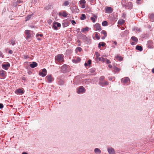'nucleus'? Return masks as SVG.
Listing matches in <instances>:
<instances>
[{"label":"nucleus","instance_id":"nucleus-1","mask_svg":"<svg viewBox=\"0 0 154 154\" xmlns=\"http://www.w3.org/2000/svg\"><path fill=\"white\" fill-rule=\"evenodd\" d=\"M63 55L62 54H60L55 57V60L57 62H62L63 61Z\"/></svg>","mask_w":154,"mask_h":154},{"label":"nucleus","instance_id":"nucleus-2","mask_svg":"<svg viewBox=\"0 0 154 154\" xmlns=\"http://www.w3.org/2000/svg\"><path fill=\"white\" fill-rule=\"evenodd\" d=\"M25 33L26 35V38L27 39L33 36V32L32 31L26 30L25 31Z\"/></svg>","mask_w":154,"mask_h":154},{"label":"nucleus","instance_id":"nucleus-3","mask_svg":"<svg viewBox=\"0 0 154 154\" xmlns=\"http://www.w3.org/2000/svg\"><path fill=\"white\" fill-rule=\"evenodd\" d=\"M121 82L122 83L126 84L127 85H129L130 83V80L128 77H125L121 79Z\"/></svg>","mask_w":154,"mask_h":154},{"label":"nucleus","instance_id":"nucleus-4","mask_svg":"<svg viewBox=\"0 0 154 154\" xmlns=\"http://www.w3.org/2000/svg\"><path fill=\"white\" fill-rule=\"evenodd\" d=\"M85 90L84 88L82 86H81L78 88L77 93L80 94L85 93Z\"/></svg>","mask_w":154,"mask_h":154},{"label":"nucleus","instance_id":"nucleus-5","mask_svg":"<svg viewBox=\"0 0 154 154\" xmlns=\"http://www.w3.org/2000/svg\"><path fill=\"white\" fill-rule=\"evenodd\" d=\"M61 24L60 23L57 22H54L53 23V28L55 30H57L58 29L57 27H60L61 26Z\"/></svg>","mask_w":154,"mask_h":154},{"label":"nucleus","instance_id":"nucleus-6","mask_svg":"<svg viewBox=\"0 0 154 154\" xmlns=\"http://www.w3.org/2000/svg\"><path fill=\"white\" fill-rule=\"evenodd\" d=\"M6 72L2 70L0 71V78L1 79H5L6 77Z\"/></svg>","mask_w":154,"mask_h":154},{"label":"nucleus","instance_id":"nucleus-7","mask_svg":"<svg viewBox=\"0 0 154 154\" xmlns=\"http://www.w3.org/2000/svg\"><path fill=\"white\" fill-rule=\"evenodd\" d=\"M46 79L47 80L48 82L49 83H50L52 82L54 80L53 77L51 75H48L46 77Z\"/></svg>","mask_w":154,"mask_h":154},{"label":"nucleus","instance_id":"nucleus-8","mask_svg":"<svg viewBox=\"0 0 154 154\" xmlns=\"http://www.w3.org/2000/svg\"><path fill=\"white\" fill-rule=\"evenodd\" d=\"M2 68L5 70H7L10 67V64L9 63L7 62L2 65Z\"/></svg>","mask_w":154,"mask_h":154},{"label":"nucleus","instance_id":"nucleus-9","mask_svg":"<svg viewBox=\"0 0 154 154\" xmlns=\"http://www.w3.org/2000/svg\"><path fill=\"white\" fill-rule=\"evenodd\" d=\"M47 70L45 69H43L41 71H40L39 73V74L40 75L43 77H44L47 74Z\"/></svg>","mask_w":154,"mask_h":154},{"label":"nucleus","instance_id":"nucleus-10","mask_svg":"<svg viewBox=\"0 0 154 154\" xmlns=\"http://www.w3.org/2000/svg\"><path fill=\"white\" fill-rule=\"evenodd\" d=\"M107 151L109 154H115L114 149L111 147H109L107 148Z\"/></svg>","mask_w":154,"mask_h":154},{"label":"nucleus","instance_id":"nucleus-11","mask_svg":"<svg viewBox=\"0 0 154 154\" xmlns=\"http://www.w3.org/2000/svg\"><path fill=\"white\" fill-rule=\"evenodd\" d=\"M15 93L17 94H22L24 93L23 88H19L16 90Z\"/></svg>","mask_w":154,"mask_h":154},{"label":"nucleus","instance_id":"nucleus-12","mask_svg":"<svg viewBox=\"0 0 154 154\" xmlns=\"http://www.w3.org/2000/svg\"><path fill=\"white\" fill-rule=\"evenodd\" d=\"M105 11L107 13L110 14L112 12L113 9L110 7H106L105 9Z\"/></svg>","mask_w":154,"mask_h":154},{"label":"nucleus","instance_id":"nucleus-13","mask_svg":"<svg viewBox=\"0 0 154 154\" xmlns=\"http://www.w3.org/2000/svg\"><path fill=\"white\" fill-rule=\"evenodd\" d=\"M94 27L96 29V30L100 31L101 30L100 25L99 23L96 24L94 26Z\"/></svg>","mask_w":154,"mask_h":154},{"label":"nucleus","instance_id":"nucleus-14","mask_svg":"<svg viewBox=\"0 0 154 154\" xmlns=\"http://www.w3.org/2000/svg\"><path fill=\"white\" fill-rule=\"evenodd\" d=\"M99 84L102 87L106 85H108L109 84V82L107 81H105L104 82H100Z\"/></svg>","mask_w":154,"mask_h":154},{"label":"nucleus","instance_id":"nucleus-15","mask_svg":"<svg viewBox=\"0 0 154 154\" xmlns=\"http://www.w3.org/2000/svg\"><path fill=\"white\" fill-rule=\"evenodd\" d=\"M126 6L128 9H131L132 8L133 5L131 2H129L126 4Z\"/></svg>","mask_w":154,"mask_h":154},{"label":"nucleus","instance_id":"nucleus-16","mask_svg":"<svg viewBox=\"0 0 154 154\" xmlns=\"http://www.w3.org/2000/svg\"><path fill=\"white\" fill-rule=\"evenodd\" d=\"M97 16L95 14L93 15V16L91 17V20L92 21L93 23L95 22L96 20L95 19H97Z\"/></svg>","mask_w":154,"mask_h":154},{"label":"nucleus","instance_id":"nucleus-17","mask_svg":"<svg viewBox=\"0 0 154 154\" xmlns=\"http://www.w3.org/2000/svg\"><path fill=\"white\" fill-rule=\"evenodd\" d=\"M37 63L36 62H33L32 64H30L29 66L33 68L37 66Z\"/></svg>","mask_w":154,"mask_h":154},{"label":"nucleus","instance_id":"nucleus-18","mask_svg":"<svg viewBox=\"0 0 154 154\" xmlns=\"http://www.w3.org/2000/svg\"><path fill=\"white\" fill-rule=\"evenodd\" d=\"M68 15L67 13H66L65 11H63V12H60L59 15L60 16H62L63 17H66Z\"/></svg>","mask_w":154,"mask_h":154},{"label":"nucleus","instance_id":"nucleus-19","mask_svg":"<svg viewBox=\"0 0 154 154\" xmlns=\"http://www.w3.org/2000/svg\"><path fill=\"white\" fill-rule=\"evenodd\" d=\"M147 45L149 48H152L153 45L152 41L151 40L149 41L148 42Z\"/></svg>","mask_w":154,"mask_h":154},{"label":"nucleus","instance_id":"nucleus-20","mask_svg":"<svg viewBox=\"0 0 154 154\" xmlns=\"http://www.w3.org/2000/svg\"><path fill=\"white\" fill-rule=\"evenodd\" d=\"M149 17L151 21H154V14H150L149 15Z\"/></svg>","mask_w":154,"mask_h":154},{"label":"nucleus","instance_id":"nucleus-21","mask_svg":"<svg viewBox=\"0 0 154 154\" xmlns=\"http://www.w3.org/2000/svg\"><path fill=\"white\" fill-rule=\"evenodd\" d=\"M94 152L96 154H100L101 152V151L99 149L96 148L94 149Z\"/></svg>","mask_w":154,"mask_h":154},{"label":"nucleus","instance_id":"nucleus-22","mask_svg":"<svg viewBox=\"0 0 154 154\" xmlns=\"http://www.w3.org/2000/svg\"><path fill=\"white\" fill-rule=\"evenodd\" d=\"M67 68V66L66 65H63L62 66L61 69L63 71V72H64L66 70Z\"/></svg>","mask_w":154,"mask_h":154},{"label":"nucleus","instance_id":"nucleus-23","mask_svg":"<svg viewBox=\"0 0 154 154\" xmlns=\"http://www.w3.org/2000/svg\"><path fill=\"white\" fill-rule=\"evenodd\" d=\"M136 48L137 50H139L140 51H142L143 50L142 47L139 45L137 46Z\"/></svg>","mask_w":154,"mask_h":154},{"label":"nucleus","instance_id":"nucleus-24","mask_svg":"<svg viewBox=\"0 0 154 154\" xmlns=\"http://www.w3.org/2000/svg\"><path fill=\"white\" fill-rule=\"evenodd\" d=\"M106 45V44L105 43H104L103 42H101L99 43L98 44V47L99 48H100L101 46H104L105 45Z\"/></svg>","mask_w":154,"mask_h":154},{"label":"nucleus","instance_id":"nucleus-25","mask_svg":"<svg viewBox=\"0 0 154 154\" xmlns=\"http://www.w3.org/2000/svg\"><path fill=\"white\" fill-rule=\"evenodd\" d=\"M125 22V21L123 19L119 20L118 21V23L119 24H122Z\"/></svg>","mask_w":154,"mask_h":154},{"label":"nucleus","instance_id":"nucleus-26","mask_svg":"<svg viewBox=\"0 0 154 154\" xmlns=\"http://www.w3.org/2000/svg\"><path fill=\"white\" fill-rule=\"evenodd\" d=\"M89 28L88 27H86L85 28H82L81 30V31L82 32H84L85 31H87L88 30Z\"/></svg>","mask_w":154,"mask_h":154},{"label":"nucleus","instance_id":"nucleus-27","mask_svg":"<svg viewBox=\"0 0 154 154\" xmlns=\"http://www.w3.org/2000/svg\"><path fill=\"white\" fill-rule=\"evenodd\" d=\"M98 59L99 61H101L103 62H104L106 60V59L103 57H99Z\"/></svg>","mask_w":154,"mask_h":154},{"label":"nucleus","instance_id":"nucleus-28","mask_svg":"<svg viewBox=\"0 0 154 154\" xmlns=\"http://www.w3.org/2000/svg\"><path fill=\"white\" fill-rule=\"evenodd\" d=\"M131 39L136 42H137L138 41V39L135 36H132L131 38Z\"/></svg>","mask_w":154,"mask_h":154},{"label":"nucleus","instance_id":"nucleus-29","mask_svg":"<svg viewBox=\"0 0 154 154\" xmlns=\"http://www.w3.org/2000/svg\"><path fill=\"white\" fill-rule=\"evenodd\" d=\"M86 16L85 14H82L80 17V19L81 20H84L86 19Z\"/></svg>","mask_w":154,"mask_h":154},{"label":"nucleus","instance_id":"nucleus-30","mask_svg":"<svg viewBox=\"0 0 154 154\" xmlns=\"http://www.w3.org/2000/svg\"><path fill=\"white\" fill-rule=\"evenodd\" d=\"M116 59H117L119 61H122L123 59L122 57L121 56H116Z\"/></svg>","mask_w":154,"mask_h":154},{"label":"nucleus","instance_id":"nucleus-31","mask_svg":"<svg viewBox=\"0 0 154 154\" xmlns=\"http://www.w3.org/2000/svg\"><path fill=\"white\" fill-rule=\"evenodd\" d=\"M69 4V2L68 1H65L63 4V5L64 6H67Z\"/></svg>","mask_w":154,"mask_h":154},{"label":"nucleus","instance_id":"nucleus-32","mask_svg":"<svg viewBox=\"0 0 154 154\" xmlns=\"http://www.w3.org/2000/svg\"><path fill=\"white\" fill-rule=\"evenodd\" d=\"M86 3V1L85 0H81L79 2V3L80 5H82L83 4H85Z\"/></svg>","mask_w":154,"mask_h":154},{"label":"nucleus","instance_id":"nucleus-33","mask_svg":"<svg viewBox=\"0 0 154 154\" xmlns=\"http://www.w3.org/2000/svg\"><path fill=\"white\" fill-rule=\"evenodd\" d=\"M101 33L104 35L105 36H107V33L106 31L103 30L101 31Z\"/></svg>","mask_w":154,"mask_h":154},{"label":"nucleus","instance_id":"nucleus-34","mask_svg":"<svg viewBox=\"0 0 154 154\" xmlns=\"http://www.w3.org/2000/svg\"><path fill=\"white\" fill-rule=\"evenodd\" d=\"M102 25L103 26H106L107 25V22L106 21H104L102 23Z\"/></svg>","mask_w":154,"mask_h":154},{"label":"nucleus","instance_id":"nucleus-35","mask_svg":"<svg viewBox=\"0 0 154 154\" xmlns=\"http://www.w3.org/2000/svg\"><path fill=\"white\" fill-rule=\"evenodd\" d=\"M95 37L98 40L100 38V37L98 35V34L97 33H95Z\"/></svg>","mask_w":154,"mask_h":154},{"label":"nucleus","instance_id":"nucleus-36","mask_svg":"<svg viewBox=\"0 0 154 154\" xmlns=\"http://www.w3.org/2000/svg\"><path fill=\"white\" fill-rule=\"evenodd\" d=\"M32 16L31 15H28L26 18V21L29 20L31 17Z\"/></svg>","mask_w":154,"mask_h":154},{"label":"nucleus","instance_id":"nucleus-37","mask_svg":"<svg viewBox=\"0 0 154 154\" xmlns=\"http://www.w3.org/2000/svg\"><path fill=\"white\" fill-rule=\"evenodd\" d=\"M104 76H101L100 78V81L103 80L104 79Z\"/></svg>","mask_w":154,"mask_h":154},{"label":"nucleus","instance_id":"nucleus-38","mask_svg":"<svg viewBox=\"0 0 154 154\" xmlns=\"http://www.w3.org/2000/svg\"><path fill=\"white\" fill-rule=\"evenodd\" d=\"M122 5L123 7H125V8H126L127 7L126 5H125L124 3H123V1L122 2Z\"/></svg>","mask_w":154,"mask_h":154},{"label":"nucleus","instance_id":"nucleus-39","mask_svg":"<svg viewBox=\"0 0 154 154\" xmlns=\"http://www.w3.org/2000/svg\"><path fill=\"white\" fill-rule=\"evenodd\" d=\"M95 54L97 58L98 59V57L100 56V54L98 52H96L95 53Z\"/></svg>","mask_w":154,"mask_h":154},{"label":"nucleus","instance_id":"nucleus-40","mask_svg":"<svg viewBox=\"0 0 154 154\" xmlns=\"http://www.w3.org/2000/svg\"><path fill=\"white\" fill-rule=\"evenodd\" d=\"M106 63L107 64H109L111 63V62L109 60H108L107 59H106Z\"/></svg>","mask_w":154,"mask_h":154},{"label":"nucleus","instance_id":"nucleus-41","mask_svg":"<svg viewBox=\"0 0 154 154\" xmlns=\"http://www.w3.org/2000/svg\"><path fill=\"white\" fill-rule=\"evenodd\" d=\"M76 50L79 51H81L82 50V49L80 47H78L76 48Z\"/></svg>","mask_w":154,"mask_h":154},{"label":"nucleus","instance_id":"nucleus-42","mask_svg":"<svg viewBox=\"0 0 154 154\" xmlns=\"http://www.w3.org/2000/svg\"><path fill=\"white\" fill-rule=\"evenodd\" d=\"M11 44L12 45H14L15 44V41H14V40H12L11 41Z\"/></svg>","mask_w":154,"mask_h":154},{"label":"nucleus","instance_id":"nucleus-43","mask_svg":"<svg viewBox=\"0 0 154 154\" xmlns=\"http://www.w3.org/2000/svg\"><path fill=\"white\" fill-rule=\"evenodd\" d=\"M29 58V56L27 55H23V58L25 59H26Z\"/></svg>","mask_w":154,"mask_h":154},{"label":"nucleus","instance_id":"nucleus-44","mask_svg":"<svg viewBox=\"0 0 154 154\" xmlns=\"http://www.w3.org/2000/svg\"><path fill=\"white\" fill-rule=\"evenodd\" d=\"M39 36H40L42 37L43 36V35L42 34H37L36 35V37H38Z\"/></svg>","mask_w":154,"mask_h":154},{"label":"nucleus","instance_id":"nucleus-45","mask_svg":"<svg viewBox=\"0 0 154 154\" xmlns=\"http://www.w3.org/2000/svg\"><path fill=\"white\" fill-rule=\"evenodd\" d=\"M71 23L73 25L76 23V22H75V21L74 20H72Z\"/></svg>","mask_w":154,"mask_h":154},{"label":"nucleus","instance_id":"nucleus-46","mask_svg":"<svg viewBox=\"0 0 154 154\" xmlns=\"http://www.w3.org/2000/svg\"><path fill=\"white\" fill-rule=\"evenodd\" d=\"M48 22L49 24H51V23L52 22V21L51 20H48Z\"/></svg>","mask_w":154,"mask_h":154},{"label":"nucleus","instance_id":"nucleus-47","mask_svg":"<svg viewBox=\"0 0 154 154\" xmlns=\"http://www.w3.org/2000/svg\"><path fill=\"white\" fill-rule=\"evenodd\" d=\"M3 107V105L2 104L0 103V109Z\"/></svg>","mask_w":154,"mask_h":154},{"label":"nucleus","instance_id":"nucleus-48","mask_svg":"<svg viewBox=\"0 0 154 154\" xmlns=\"http://www.w3.org/2000/svg\"><path fill=\"white\" fill-rule=\"evenodd\" d=\"M8 53L10 54H12L13 53V51L11 50H10L8 51Z\"/></svg>","mask_w":154,"mask_h":154},{"label":"nucleus","instance_id":"nucleus-49","mask_svg":"<svg viewBox=\"0 0 154 154\" xmlns=\"http://www.w3.org/2000/svg\"><path fill=\"white\" fill-rule=\"evenodd\" d=\"M126 14L125 13H123L122 15V17L123 18H125L126 16Z\"/></svg>","mask_w":154,"mask_h":154},{"label":"nucleus","instance_id":"nucleus-50","mask_svg":"<svg viewBox=\"0 0 154 154\" xmlns=\"http://www.w3.org/2000/svg\"><path fill=\"white\" fill-rule=\"evenodd\" d=\"M91 60H89L88 61V63H88V64H89H89H91Z\"/></svg>","mask_w":154,"mask_h":154},{"label":"nucleus","instance_id":"nucleus-51","mask_svg":"<svg viewBox=\"0 0 154 154\" xmlns=\"http://www.w3.org/2000/svg\"><path fill=\"white\" fill-rule=\"evenodd\" d=\"M108 66L109 68H112V66L110 64Z\"/></svg>","mask_w":154,"mask_h":154},{"label":"nucleus","instance_id":"nucleus-52","mask_svg":"<svg viewBox=\"0 0 154 154\" xmlns=\"http://www.w3.org/2000/svg\"><path fill=\"white\" fill-rule=\"evenodd\" d=\"M82 5V8H84L85 7V5L84 4H83V5Z\"/></svg>","mask_w":154,"mask_h":154},{"label":"nucleus","instance_id":"nucleus-53","mask_svg":"<svg viewBox=\"0 0 154 154\" xmlns=\"http://www.w3.org/2000/svg\"><path fill=\"white\" fill-rule=\"evenodd\" d=\"M80 60H81V59L79 58L78 57L77 58V60L78 62H79L80 61Z\"/></svg>","mask_w":154,"mask_h":154},{"label":"nucleus","instance_id":"nucleus-54","mask_svg":"<svg viewBox=\"0 0 154 154\" xmlns=\"http://www.w3.org/2000/svg\"><path fill=\"white\" fill-rule=\"evenodd\" d=\"M115 69H116V71H119V68H116Z\"/></svg>","mask_w":154,"mask_h":154},{"label":"nucleus","instance_id":"nucleus-55","mask_svg":"<svg viewBox=\"0 0 154 154\" xmlns=\"http://www.w3.org/2000/svg\"><path fill=\"white\" fill-rule=\"evenodd\" d=\"M131 44L132 45H135L136 44L135 43V42H132L131 43Z\"/></svg>","mask_w":154,"mask_h":154},{"label":"nucleus","instance_id":"nucleus-56","mask_svg":"<svg viewBox=\"0 0 154 154\" xmlns=\"http://www.w3.org/2000/svg\"><path fill=\"white\" fill-rule=\"evenodd\" d=\"M106 36H102V37H101V38L102 39H105L106 37Z\"/></svg>","mask_w":154,"mask_h":154},{"label":"nucleus","instance_id":"nucleus-57","mask_svg":"<svg viewBox=\"0 0 154 154\" xmlns=\"http://www.w3.org/2000/svg\"><path fill=\"white\" fill-rule=\"evenodd\" d=\"M113 42L115 45H117V43L116 41H114Z\"/></svg>","mask_w":154,"mask_h":154},{"label":"nucleus","instance_id":"nucleus-58","mask_svg":"<svg viewBox=\"0 0 154 154\" xmlns=\"http://www.w3.org/2000/svg\"><path fill=\"white\" fill-rule=\"evenodd\" d=\"M88 65V63H85V66H87Z\"/></svg>","mask_w":154,"mask_h":154},{"label":"nucleus","instance_id":"nucleus-59","mask_svg":"<svg viewBox=\"0 0 154 154\" xmlns=\"http://www.w3.org/2000/svg\"><path fill=\"white\" fill-rule=\"evenodd\" d=\"M37 39L38 40H41V39L40 38L38 37H37Z\"/></svg>","mask_w":154,"mask_h":154},{"label":"nucleus","instance_id":"nucleus-60","mask_svg":"<svg viewBox=\"0 0 154 154\" xmlns=\"http://www.w3.org/2000/svg\"><path fill=\"white\" fill-rule=\"evenodd\" d=\"M152 73H154V68H153L152 69Z\"/></svg>","mask_w":154,"mask_h":154},{"label":"nucleus","instance_id":"nucleus-61","mask_svg":"<svg viewBox=\"0 0 154 154\" xmlns=\"http://www.w3.org/2000/svg\"><path fill=\"white\" fill-rule=\"evenodd\" d=\"M22 154H28L26 152H24L22 153Z\"/></svg>","mask_w":154,"mask_h":154},{"label":"nucleus","instance_id":"nucleus-62","mask_svg":"<svg viewBox=\"0 0 154 154\" xmlns=\"http://www.w3.org/2000/svg\"><path fill=\"white\" fill-rule=\"evenodd\" d=\"M2 53L1 52H0V56L1 57H2Z\"/></svg>","mask_w":154,"mask_h":154},{"label":"nucleus","instance_id":"nucleus-63","mask_svg":"<svg viewBox=\"0 0 154 154\" xmlns=\"http://www.w3.org/2000/svg\"><path fill=\"white\" fill-rule=\"evenodd\" d=\"M108 79L109 80H112V78H108Z\"/></svg>","mask_w":154,"mask_h":154},{"label":"nucleus","instance_id":"nucleus-64","mask_svg":"<svg viewBox=\"0 0 154 154\" xmlns=\"http://www.w3.org/2000/svg\"><path fill=\"white\" fill-rule=\"evenodd\" d=\"M112 47L113 48H115V47L114 46H112Z\"/></svg>","mask_w":154,"mask_h":154}]
</instances>
